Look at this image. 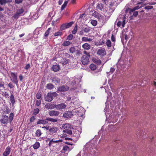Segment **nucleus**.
<instances>
[{
	"mask_svg": "<svg viewBox=\"0 0 156 156\" xmlns=\"http://www.w3.org/2000/svg\"><path fill=\"white\" fill-rule=\"evenodd\" d=\"M62 30H59L56 32H55L54 35V36L55 37L58 36H61L63 35V33L61 31Z\"/></svg>",
	"mask_w": 156,
	"mask_h": 156,
	"instance_id": "obj_30",
	"label": "nucleus"
},
{
	"mask_svg": "<svg viewBox=\"0 0 156 156\" xmlns=\"http://www.w3.org/2000/svg\"><path fill=\"white\" fill-rule=\"evenodd\" d=\"M35 119V116H32L30 119V122H34Z\"/></svg>",
	"mask_w": 156,
	"mask_h": 156,
	"instance_id": "obj_53",
	"label": "nucleus"
},
{
	"mask_svg": "<svg viewBox=\"0 0 156 156\" xmlns=\"http://www.w3.org/2000/svg\"><path fill=\"white\" fill-rule=\"evenodd\" d=\"M89 67L92 70H95L97 68L96 66L93 63L90 65Z\"/></svg>",
	"mask_w": 156,
	"mask_h": 156,
	"instance_id": "obj_29",
	"label": "nucleus"
},
{
	"mask_svg": "<svg viewBox=\"0 0 156 156\" xmlns=\"http://www.w3.org/2000/svg\"><path fill=\"white\" fill-rule=\"evenodd\" d=\"M69 87L67 86L62 85L58 87V88L57 91L64 92L68 90Z\"/></svg>",
	"mask_w": 156,
	"mask_h": 156,
	"instance_id": "obj_10",
	"label": "nucleus"
},
{
	"mask_svg": "<svg viewBox=\"0 0 156 156\" xmlns=\"http://www.w3.org/2000/svg\"><path fill=\"white\" fill-rule=\"evenodd\" d=\"M52 69L54 71L56 72L59 70L60 67L58 65H55L53 66Z\"/></svg>",
	"mask_w": 156,
	"mask_h": 156,
	"instance_id": "obj_25",
	"label": "nucleus"
},
{
	"mask_svg": "<svg viewBox=\"0 0 156 156\" xmlns=\"http://www.w3.org/2000/svg\"><path fill=\"white\" fill-rule=\"evenodd\" d=\"M65 140H73L71 138H68V137H65Z\"/></svg>",
	"mask_w": 156,
	"mask_h": 156,
	"instance_id": "obj_64",
	"label": "nucleus"
},
{
	"mask_svg": "<svg viewBox=\"0 0 156 156\" xmlns=\"http://www.w3.org/2000/svg\"><path fill=\"white\" fill-rule=\"evenodd\" d=\"M30 67V65L29 64H27L24 67V69L28 70Z\"/></svg>",
	"mask_w": 156,
	"mask_h": 156,
	"instance_id": "obj_54",
	"label": "nucleus"
},
{
	"mask_svg": "<svg viewBox=\"0 0 156 156\" xmlns=\"http://www.w3.org/2000/svg\"><path fill=\"white\" fill-rule=\"evenodd\" d=\"M69 147L68 146L65 145L63 147L62 151H64V152H65L66 151H69Z\"/></svg>",
	"mask_w": 156,
	"mask_h": 156,
	"instance_id": "obj_35",
	"label": "nucleus"
},
{
	"mask_svg": "<svg viewBox=\"0 0 156 156\" xmlns=\"http://www.w3.org/2000/svg\"><path fill=\"white\" fill-rule=\"evenodd\" d=\"M106 44L107 46L108 47L110 48L111 46V42L110 41V40L109 39L106 42Z\"/></svg>",
	"mask_w": 156,
	"mask_h": 156,
	"instance_id": "obj_39",
	"label": "nucleus"
},
{
	"mask_svg": "<svg viewBox=\"0 0 156 156\" xmlns=\"http://www.w3.org/2000/svg\"><path fill=\"white\" fill-rule=\"evenodd\" d=\"M91 40L90 38H88L87 37H83L82 38V41H83L87 42L90 41Z\"/></svg>",
	"mask_w": 156,
	"mask_h": 156,
	"instance_id": "obj_34",
	"label": "nucleus"
},
{
	"mask_svg": "<svg viewBox=\"0 0 156 156\" xmlns=\"http://www.w3.org/2000/svg\"><path fill=\"white\" fill-rule=\"evenodd\" d=\"M96 8L98 9H99L100 11L103 12H107V10L104 8V5L103 4H98L96 7Z\"/></svg>",
	"mask_w": 156,
	"mask_h": 156,
	"instance_id": "obj_9",
	"label": "nucleus"
},
{
	"mask_svg": "<svg viewBox=\"0 0 156 156\" xmlns=\"http://www.w3.org/2000/svg\"><path fill=\"white\" fill-rule=\"evenodd\" d=\"M138 14V12H134L133 13V16L135 17Z\"/></svg>",
	"mask_w": 156,
	"mask_h": 156,
	"instance_id": "obj_60",
	"label": "nucleus"
},
{
	"mask_svg": "<svg viewBox=\"0 0 156 156\" xmlns=\"http://www.w3.org/2000/svg\"><path fill=\"white\" fill-rule=\"evenodd\" d=\"M77 25H76L74 27L73 30L72 31V33L73 34H76V33L77 31Z\"/></svg>",
	"mask_w": 156,
	"mask_h": 156,
	"instance_id": "obj_44",
	"label": "nucleus"
},
{
	"mask_svg": "<svg viewBox=\"0 0 156 156\" xmlns=\"http://www.w3.org/2000/svg\"><path fill=\"white\" fill-rule=\"evenodd\" d=\"M49 121L52 122H57L58 120L57 119H53L50 117L47 118L45 120L43 119H39L37 122V124H48V122Z\"/></svg>",
	"mask_w": 156,
	"mask_h": 156,
	"instance_id": "obj_2",
	"label": "nucleus"
},
{
	"mask_svg": "<svg viewBox=\"0 0 156 156\" xmlns=\"http://www.w3.org/2000/svg\"><path fill=\"white\" fill-rule=\"evenodd\" d=\"M13 114L12 113H11L10 114V116L9 118V119L10 120V122H11L13 119Z\"/></svg>",
	"mask_w": 156,
	"mask_h": 156,
	"instance_id": "obj_50",
	"label": "nucleus"
},
{
	"mask_svg": "<svg viewBox=\"0 0 156 156\" xmlns=\"http://www.w3.org/2000/svg\"><path fill=\"white\" fill-rule=\"evenodd\" d=\"M115 4H117L115 2H110L108 9V12L109 13L113 12L116 8L117 6Z\"/></svg>",
	"mask_w": 156,
	"mask_h": 156,
	"instance_id": "obj_4",
	"label": "nucleus"
},
{
	"mask_svg": "<svg viewBox=\"0 0 156 156\" xmlns=\"http://www.w3.org/2000/svg\"><path fill=\"white\" fill-rule=\"evenodd\" d=\"M66 107V105L64 103H62L58 105L56 104V108L57 110L64 109Z\"/></svg>",
	"mask_w": 156,
	"mask_h": 156,
	"instance_id": "obj_15",
	"label": "nucleus"
},
{
	"mask_svg": "<svg viewBox=\"0 0 156 156\" xmlns=\"http://www.w3.org/2000/svg\"><path fill=\"white\" fill-rule=\"evenodd\" d=\"M10 101L12 104L15 103V99L12 94H11L10 96Z\"/></svg>",
	"mask_w": 156,
	"mask_h": 156,
	"instance_id": "obj_36",
	"label": "nucleus"
},
{
	"mask_svg": "<svg viewBox=\"0 0 156 156\" xmlns=\"http://www.w3.org/2000/svg\"><path fill=\"white\" fill-rule=\"evenodd\" d=\"M42 134L40 129L37 130L35 133L36 136L37 137H40Z\"/></svg>",
	"mask_w": 156,
	"mask_h": 156,
	"instance_id": "obj_33",
	"label": "nucleus"
},
{
	"mask_svg": "<svg viewBox=\"0 0 156 156\" xmlns=\"http://www.w3.org/2000/svg\"><path fill=\"white\" fill-rule=\"evenodd\" d=\"M63 59L64 60V62H63V63L64 64H67L68 62L69 61V59H67L66 58H63Z\"/></svg>",
	"mask_w": 156,
	"mask_h": 156,
	"instance_id": "obj_56",
	"label": "nucleus"
},
{
	"mask_svg": "<svg viewBox=\"0 0 156 156\" xmlns=\"http://www.w3.org/2000/svg\"><path fill=\"white\" fill-rule=\"evenodd\" d=\"M51 94H52V96L53 98V97H55L58 96V94L55 92H51Z\"/></svg>",
	"mask_w": 156,
	"mask_h": 156,
	"instance_id": "obj_51",
	"label": "nucleus"
},
{
	"mask_svg": "<svg viewBox=\"0 0 156 156\" xmlns=\"http://www.w3.org/2000/svg\"><path fill=\"white\" fill-rule=\"evenodd\" d=\"M111 39L112 41H113L114 42L115 41V38L113 34L112 35Z\"/></svg>",
	"mask_w": 156,
	"mask_h": 156,
	"instance_id": "obj_58",
	"label": "nucleus"
},
{
	"mask_svg": "<svg viewBox=\"0 0 156 156\" xmlns=\"http://www.w3.org/2000/svg\"><path fill=\"white\" fill-rule=\"evenodd\" d=\"M51 94V92L47 93V96L45 97V100L46 101L50 102L53 100V98Z\"/></svg>",
	"mask_w": 156,
	"mask_h": 156,
	"instance_id": "obj_12",
	"label": "nucleus"
},
{
	"mask_svg": "<svg viewBox=\"0 0 156 156\" xmlns=\"http://www.w3.org/2000/svg\"><path fill=\"white\" fill-rule=\"evenodd\" d=\"M58 130V129L56 127L53 126L52 127H50L49 131L51 133H56Z\"/></svg>",
	"mask_w": 156,
	"mask_h": 156,
	"instance_id": "obj_20",
	"label": "nucleus"
},
{
	"mask_svg": "<svg viewBox=\"0 0 156 156\" xmlns=\"http://www.w3.org/2000/svg\"><path fill=\"white\" fill-rule=\"evenodd\" d=\"M73 115V112L71 111H67L63 113V117L65 118H69Z\"/></svg>",
	"mask_w": 156,
	"mask_h": 156,
	"instance_id": "obj_11",
	"label": "nucleus"
},
{
	"mask_svg": "<svg viewBox=\"0 0 156 156\" xmlns=\"http://www.w3.org/2000/svg\"><path fill=\"white\" fill-rule=\"evenodd\" d=\"M90 23L94 26H95L97 24V21L95 20H91L90 21Z\"/></svg>",
	"mask_w": 156,
	"mask_h": 156,
	"instance_id": "obj_38",
	"label": "nucleus"
},
{
	"mask_svg": "<svg viewBox=\"0 0 156 156\" xmlns=\"http://www.w3.org/2000/svg\"><path fill=\"white\" fill-rule=\"evenodd\" d=\"M83 53L84 55L81 58V61L83 65H87L89 62V58L90 56V54L85 51H83Z\"/></svg>",
	"mask_w": 156,
	"mask_h": 156,
	"instance_id": "obj_1",
	"label": "nucleus"
},
{
	"mask_svg": "<svg viewBox=\"0 0 156 156\" xmlns=\"http://www.w3.org/2000/svg\"><path fill=\"white\" fill-rule=\"evenodd\" d=\"M45 107L48 109H52L56 108V104H47L45 105Z\"/></svg>",
	"mask_w": 156,
	"mask_h": 156,
	"instance_id": "obj_16",
	"label": "nucleus"
},
{
	"mask_svg": "<svg viewBox=\"0 0 156 156\" xmlns=\"http://www.w3.org/2000/svg\"><path fill=\"white\" fill-rule=\"evenodd\" d=\"M109 0H103V2L105 4H107Z\"/></svg>",
	"mask_w": 156,
	"mask_h": 156,
	"instance_id": "obj_63",
	"label": "nucleus"
},
{
	"mask_svg": "<svg viewBox=\"0 0 156 156\" xmlns=\"http://www.w3.org/2000/svg\"><path fill=\"white\" fill-rule=\"evenodd\" d=\"M125 20L124 19L122 22L119 21L117 24V25L118 27H120L121 25L122 26V27H124L125 25Z\"/></svg>",
	"mask_w": 156,
	"mask_h": 156,
	"instance_id": "obj_22",
	"label": "nucleus"
},
{
	"mask_svg": "<svg viewBox=\"0 0 156 156\" xmlns=\"http://www.w3.org/2000/svg\"><path fill=\"white\" fill-rule=\"evenodd\" d=\"M24 12V9L23 8L20 9V15H22Z\"/></svg>",
	"mask_w": 156,
	"mask_h": 156,
	"instance_id": "obj_62",
	"label": "nucleus"
},
{
	"mask_svg": "<svg viewBox=\"0 0 156 156\" xmlns=\"http://www.w3.org/2000/svg\"><path fill=\"white\" fill-rule=\"evenodd\" d=\"M48 114L51 116H57L59 115V112L57 111L51 110L49 112Z\"/></svg>",
	"mask_w": 156,
	"mask_h": 156,
	"instance_id": "obj_13",
	"label": "nucleus"
},
{
	"mask_svg": "<svg viewBox=\"0 0 156 156\" xmlns=\"http://www.w3.org/2000/svg\"><path fill=\"white\" fill-rule=\"evenodd\" d=\"M82 47L84 49L89 50L90 48V45L87 43H85L82 45Z\"/></svg>",
	"mask_w": 156,
	"mask_h": 156,
	"instance_id": "obj_24",
	"label": "nucleus"
},
{
	"mask_svg": "<svg viewBox=\"0 0 156 156\" xmlns=\"http://www.w3.org/2000/svg\"><path fill=\"white\" fill-rule=\"evenodd\" d=\"M68 3V1H65V2L62 5L61 7V10L62 11L65 8L67 4Z\"/></svg>",
	"mask_w": 156,
	"mask_h": 156,
	"instance_id": "obj_37",
	"label": "nucleus"
},
{
	"mask_svg": "<svg viewBox=\"0 0 156 156\" xmlns=\"http://www.w3.org/2000/svg\"><path fill=\"white\" fill-rule=\"evenodd\" d=\"M71 44H72V42L69 41H65L63 42V43L62 44V45L65 47H66L69 45Z\"/></svg>",
	"mask_w": 156,
	"mask_h": 156,
	"instance_id": "obj_26",
	"label": "nucleus"
},
{
	"mask_svg": "<svg viewBox=\"0 0 156 156\" xmlns=\"http://www.w3.org/2000/svg\"><path fill=\"white\" fill-rule=\"evenodd\" d=\"M92 16L99 19H100L102 17V16L96 11H94L92 14Z\"/></svg>",
	"mask_w": 156,
	"mask_h": 156,
	"instance_id": "obj_21",
	"label": "nucleus"
},
{
	"mask_svg": "<svg viewBox=\"0 0 156 156\" xmlns=\"http://www.w3.org/2000/svg\"><path fill=\"white\" fill-rule=\"evenodd\" d=\"M8 2L7 0H0V4L2 5H5Z\"/></svg>",
	"mask_w": 156,
	"mask_h": 156,
	"instance_id": "obj_41",
	"label": "nucleus"
},
{
	"mask_svg": "<svg viewBox=\"0 0 156 156\" xmlns=\"http://www.w3.org/2000/svg\"><path fill=\"white\" fill-rule=\"evenodd\" d=\"M64 56L68 58H70V55L67 53H66L64 54Z\"/></svg>",
	"mask_w": 156,
	"mask_h": 156,
	"instance_id": "obj_55",
	"label": "nucleus"
},
{
	"mask_svg": "<svg viewBox=\"0 0 156 156\" xmlns=\"http://www.w3.org/2000/svg\"><path fill=\"white\" fill-rule=\"evenodd\" d=\"M51 29V27L48 28V30L46 31L44 34V36L45 37H47L48 36L50 32V31Z\"/></svg>",
	"mask_w": 156,
	"mask_h": 156,
	"instance_id": "obj_32",
	"label": "nucleus"
},
{
	"mask_svg": "<svg viewBox=\"0 0 156 156\" xmlns=\"http://www.w3.org/2000/svg\"><path fill=\"white\" fill-rule=\"evenodd\" d=\"M80 49H77L76 50V55L77 56H80L82 54Z\"/></svg>",
	"mask_w": 156,
	"mask_h": 156,
	"instance_id": "obj_40",
	"label": "nucleus"
},
{
	"mask_svg": "<svg viewBox=\"0 0 156 156\" xmlns=\"http://www.w3.org/2000/svg\"><path fill=\"white\" fill-rule=\"evenodd\" d=\"M63 127H64V129L63 130V132L72 135V131L71 129V128L69 127V124H66L64 125Z\"/></svg>",
	"mask_w": 156,
	"mask_h": 156,
	"instance_id": "obj_5",
	"label": "nucleus"
},
{
	"mask_svg": "<svg viewBox=\"0 0 156 156\" xmlns=\"http://www.w3.org/2000/svg\"><path fill=\"white\" fill-rule=\"evenodd\" d=\"M2 92V95L3 96H4L5 98H9V95L8 93L6 92Z\"/></svg>",
	"mask_w": 156,
	"mask_h": 156,
	"instance_id": "obj_31",
	"label": "nucleus"
},
{
	"mask_svg": "<svg viewBox=\"0 0 156 156\" xmlns=\"http://www.w3.org/2000/svg\"><path fill=\"white\" fill-rule=\"evenodd\" d=\"M69 51L71 53H73L76 51V48L74 47H71L69 48Z\"/></svg>",
	"mask_w": 156,
	"mask_h": 156,
	"instance_id": "obj_43",
	"label": "nucleus"
},
{
	"mask_svg": "<svg viewBox=\"0 0 156 156\" xmlns=\"http://www.w3.org/2000/svg\"><path fill=\"white\" fill-rule=\"evenodd\" d=\"M73 21L71 22L68 23H65L62 24L60 28V30H63L66 29L70 27L74 23Z\"/></svg>",
	"mask_w": 156,
	"mask_h": 156,
	"instance_id": "obj_3",
	"label": "nucleus"
},
{
	"mask_svg": "<svg viewBox=\"0 0 156 156\" xmlns=\"http://www.w3.org/2000/svg\"><path fill=\"white\" fill-rule=\"evenodd\" d=\"M8 86L11 88H12L14 87V86L12 83H10L8 84Z\"/></svg>",
	"mask_w": 156,
	"mask_h": 156,
	"instance_id": "obj_59",
	"label": "nucleus"
},
{
	"mask_svg": "<svg viewBox=\"0 0 156 156\" xmlns=\"http://www.w3.org/2000/svg\"><path fill=\"white\" fill-rule=\"evenodd\" d=\"M97 54L99 55L103 56L105 55L106 52L104 48H101L98 49L97 51Z\"/></svg>",
	"mask_w": 156,
	"mask_h": 156,
	"instance_id": "obj_8",
	"label": "nucleus"
},
{
	"mask_svg": "<svg viewBox=\"0 0 156 156\" xmlns=\"http://www.w3.org/2000/svg\"><path fill=\"white\" fill-rule=\"evenodd\" d=\"M41 104V101L37 100L36 101V104L37 106L40 105Z\"/></svg>",
	"mask_w": 156,
	"mask_h": 156,
	"instance_id": "obj_57",
	"label": "nucleus"
},
{
	"mask_svg": "<svg viewBox=\"0 0 156 156\" xmlns=\"http://www.w3.org/2000/svg\"><path fill=\"white\" fill-rule=\"evenodd\" d=\"M5 88L4 84L3 82L0 80V89H3Z\"/></svg>",
	"mask_w": 156,
	"mask_h": 156,
	"instance_id": "obj_42",
	"label": "nucleus"
},
{
	"mask_svg": "<svg viewBox=\"0 0 156 156\" xmlns=\"http://www.w3.org/2000/svg\"><path fill=\"white\" fill-rule=\"evenodd\" d=\"M11 151V148L9 146L7 147L4 152L3 153V156H7L10 153Z\"/></svg>",
	"mask_w": 156,
	"mask_h": 156,
	"instance_id": "obj_19",
	"label": "nucleus"
},
{
	"mask_svg": "<svg viewBox=\"0 0 156 156\" xmlns=\"http://www.w3.org/2000/svg\"><path fill=\"white\" fill-rule=\"evenodd\" d=\"M40 146V143L38 142H36L33 145V147L34 149H36L37 148H38Z\"/></svg>",
	"mask_w": 156,
	"mask_h": 156,
	"instance_id": "obj_28",
	"label": "nucleus"
},
{
	"mask_svg": "<svg viewBox=\"0 0 156 156\" xmlns=\"http://www.w3.org/2000/svg\"><path fill=\"white\" fill-rule=\"evenodd\" d=\"M11 75L12 76V80L16 84V85L18 86L19 85L18 80L17 79V77L16 75V74L12 72H11Z\"/></svg>",
	"mask_w": 156,
	"mask_h": 156,
	"instance_id": "obj_14",
	"label": "nucleus"
},
{
	"mask_svg": "<svg viewBox=\"0 0 156 156\" xmlns=\"http://www.w3.org/2000/svg\"><path fill=\"white\" fill-rule=\"evenodd\" d=\"M54 87V86L51 83H48L46 86L47 89L50 90L53 89Z\"/></svg>",
	"mask_w": 156,
	"mask_h": 156,
	"instance_id": "obj_27",
	"label": "nucleus"
},
{
	"mask_svg": "<svg viewBox=\"0 0 156 156\" xmlns=\"http://www.w3.org/2000/svg\"><path fill=\"white\" fill-rule=\"evenodd\" d=\"M39 109L38 108L35 109L33 112V114L35 115L39 113Z\"/></svg>",
	"mask_w": 156,
	"mask_h": 156,
	"instance_id": "obj_45",
	"label": "nucleus"
},
{
	"mask_svg": "<svg viewBox=\"0 0 156 156\" xmlns=\"http://www.w3.org/2000/svg\"><path fill=\"white\" fill-rule=\"evenodd\" d=\"M73 133H72V135L71 136V137H75L76 138H78L80 136V132L79 130L77 129H75L73 131Z\"/></svg>",
	"mask_w": 156,
	"mask_h": 156,
	"instance_id": "obj_17",
	"label": "nucleus"
},
{
	"mask_svg": "<svg viewBox=\"0 0 156 156\" xmlns=\"http://www.w3.org/2000/svg\"><path fill=\"white\" fill-rule=\"evenodd\" d=\"M20 15V13L17 12L16 14H15L13 16V17L14 19H17L18 18L19 16Z\"/></svg>",
	"mask_w": 156,
	"mask_h": 156,
	"instance_id": "obj_48",
	"label": "nucleus"
},
{
	"mask_svg": "<svg viewBox=\"0 0 156 156\" xmlns=\"http://www.w3.org/2000/svg\"><path fill=\"white\" fill-rule=\"evenodd\" d=\"M153 8V6L148 5L145 7L144 9H146L149 10Z\"/></svg>",
	"mask_w": 156,
	"mask_h": 156,
	"instance_id": "obj_49",
	"label": "nucleus"
},
{
	"mask_svg": "<svg viewBox=\"0 0 156 156\" xmlns=\"http://www.w3.org/2000/svg\"><path fill=\"white\" fill-rule=\"evenodd\" d=\"M73 37V35L72 34H70L67 36V39L69 41L71 40L72 39Z\"/></svg>",
	"mask_w": 156,
	"mask_h": 156,
	"instance_id": "obj_46",
	"label": "nucleus"
},
{
	"mask_svg": "<svg viewBox=\"0 0 156 156\" xmlns=\"http://www.w3.org/2000/svg\"><path fill=\"white\" fill-rule=\"evenodd\" d=\"M51 82L54 83H59L60 82V79L57 77L52 78Z\"/></svg>",
	"mask_w": 156,
	"mask_h": 156,
	"instance_id": "obj_23",
	"label": "nucleus"
},
{
	"mask_svg": "<svg viewBox=\"0 0 156 156\" xmlns=\"http://www.w3.org/2000/svg\"><path fill=\"white\" fill-rule=\"evenodd\" d=\"M9 118L6 115H3L1 118L0 122L2 124H7L9 122Z\"/></svg>",
	"mask_w": 156,
	"mask_h": 156,
	"instance_id": "obj_7",
	"label": "nucleus"
},
{
	"mask_svg": "<svg viewBox=\"0 0 156 156\" xmlns=\"http://www.w3.org/2000/svg\"><path fill=\"white\" fill-rule=\"evenodd\" d=\"M115 69L113 68H111L110 70V72L112 73L115 71Z\"/></svg>",
	"mask_w": 156,
	"mask_h": 156,
	"instance_id": "obj_61",
	"label": "nucleus"
},
{
	"mask_svg": "<svg viewBox=\"0 0 156 156\" xmlns=\"http://www.w3.org/2000/svg\"><path fill=\"white\" fill-rule=\"evenodd\" d=\"M47 140L49 141L48 145L49 147H50L51 146L54 147L55 146L54 145L55 143H61L62 141V140L59 139L56 140V141H53V140H51V139L49 138H48Z\"/></svg>",
	"mask_w": 156,
	"mask_h": 156,
	"instance_id": "obj_6",
	"label": "nucleus"
},
{
	"mask_svg": "<svg viewBox=\"0 0 156 156\" xmlns=\"http://www.w3.org/2000/svg\"><path fill=\"white\" fill-rule=\"evenodd\" d=\"M92 60L94 63L97 65H99L101 64V60L97 57L94 58L92 59Z\"/></svg>",
	"mask_w": 156,
	"mask_h": 156,
	"instance_id": "obj_18",
	"label": "nucleus"
},
{
	"mask_svg": "<svg viewBox=\"0 0 156 156\" xmlns=\"http://www.w3.org/2000/svg\"><path fill=\"white\" fill-rule=\"evenodd\" d=\"M41 97V94L40 93H38L36 94V98L37 99H40Z\"/></svg>",
	"mask_w": 156,
	"mask_h": 156,
	"instance_id": "obj_52",
	"label": "nucleus"
},
{
	"mask_svg": "<svg viewBox=\"0 0 156 156\" xmlns=\"http://www.w3.org/2000/svg\"><path fill=\"white\" fill-rule=\"evenodd\" d=\"M83 30L86 33H88L90 31V29L89 27H87L84 28Z\"/></svg>",
	"mask_w": 156,
	"mask_h": 156,
	"instance_id": "obj_47",
	"label": "nucleus"
}]
</instances>
